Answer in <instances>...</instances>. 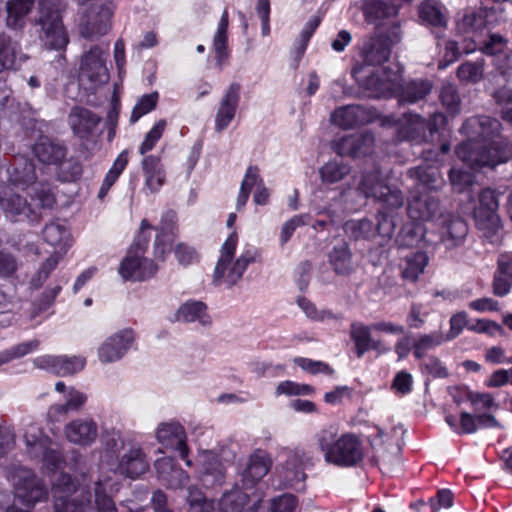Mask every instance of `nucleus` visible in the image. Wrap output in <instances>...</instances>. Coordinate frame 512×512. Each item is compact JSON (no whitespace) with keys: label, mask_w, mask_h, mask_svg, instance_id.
<instances>
[{"label":"nucleus","mask_w":512,"mask_h":512,"mask_svg":"<svg viewBox=\"0 0 512 512\" xmlns=\"http://www.w3.org/2000/svg\"><path fill=\"white\" fill-rule=\"evenodd\" d=\"M500 129L501 123L489 116L468 118L460 129L467 140L456 147L457 157L471 168H495L508 162L512 142L499 136Z\"/></svg>","instance_id":"nucleus-1"},{"label":"nucleus","mask_w":512,"mask_h":512,"mask_svg":"<svg viewBox=\"0 0 512 512\" xmlns=\"http://www.w3.org/2000/svg\"><path fill=\"white\" fill-rule=\"evenodd\" d=\"M358 191L366 198H373L381 202L385 210L379 211L377 214L376 224L367 218L347 221L344 224L345 232L355 240H369L377 235L387 239L391 238L395 225L388 210L402 207L404 203L402 192L385 184L378 169L363 175Z\"/></svg>","instance_id":"nucleus-2"},{"label":"nucleus","mask_w":512,"mask_h":512,"mask_svg":"<svg viewBox=\"0 0 512 512\" xmlns=\"http://www.w3.org/2000/svg\"><path fill=\"white\" fill-rule=\"evenodd\" d=\"M351 75L371 98L397 97L400 103L412 104L424 99L432 89V83L427 79L403 83L400 72L392 69L366 73L365 66L357 65Z\"/></svg>","instance_id":"nucleus-3"},{"label":"nucleus","mask_w":512,"mask_h":512,"mask_svg":"<svg viewBox=\"0 0 512 512\" xmlns=\"http://www.w3.org/2000/svg\"><path fill=\"white\" fill-rule=\"evenodd\" d=\"M315 439L328 464L351 468L360 465L364 460V443L356 433L345 432L338 435L336 429L330 427L321 429Z\"/></svg>","instance_id":"nucleus-4"},{"label":"nucleus","mask_w":512,"mask_h":512,"mask_svg":"<svg viewBox=\"0 0 512 512\" xmlns=\"http://www.w3.org/2000/svg\"><path fill=\"white\" fill-rule=\"evenodd\" d=\"M151 228L147 219L141 221L139 234L118 268V273L124 281L143 282L158 272L159 268L154 260L144 256L150 242V235L146 234V230Z\"/></svg>","instance_id":"nucleus-5"},{"label":"nucleus","mask_w":512,"mask_h":512,"mask_svg":"<svg viewBox=\"0 0 512 512\" xmlns=\"http://www.w3.org/2000/svg\"><path fill=\"white\" fill-rule=\"evenodd\" d=\"M237 243L238 235L233 231L221 247L220 257L213 274L215 285L226 284L228 287L235 285L242 278L248 265L256 261L257 252L254 249L244 251L233 261Z\"/></svg>","instance_id":"nucleus-6"},{"label":"nucleus","mask_w":512,"mask_h":512,"mask_svg":"<svg viewBox=\"0 0 512 512\" xmlns=\"http://www.w3.org/2000/svg\"><path fill=\"white\" fill-rule=\"evenodd\" d=\"M11 481L14 487L15 498L28 509H21L16 505H11L6 512H32L38 502L47 500L48 490L45 484L40 480L31 469L17 467L11 474Z\"/></svg>","instance_id":"nucleus-7"},{"label":"nucleus","mask_w":512,"mask_h":512,"mask_svg":"<svg viewBox=\"0 0 512 512\" xmlns=\"http://www.w3.org/2000/svg\"><path fill=\"white\" fill-rule=\"evenodd\" d=\"M38 5L37 23L41 26V40L49 49H65L69 38L58 7L52 0H39Z\"/></svg>","instance_id":"nucleus-8"},{"label":"nucleus","mask_w":512,"mask_h":512,"mask_svg":"<svg viewBox=\"0 0 512 512\" xmlns=\"http://www.w3.org/2000/svg\"><path fill=\"white\" fill-rule=\"evenodd\" d=\"M55 512H87L90 509V493L77 489L73 478L61 473L52 487Z\"/></svg>","instance_id":"nucleus-9"},{"label":"nucleus","mask_w":512,"mask_h":512,"mask_svg":"<svg viewBox=\"0 0 512 512\" xmlns=\"http://www.w3.org/2000/svg\"><path fill=\"white\" fill-rule=\"evenodd\" d=\"M499 202L496 192L491 188H485L479 193V204L474 209V218L477 226L487 230L485 235L490 239H497V231L500 228V219L497 214Z\"/></svg>","instance_id":"nucleus-10"},{"label":"nucleus","mask_w":512,"mask_h":512,"mask_svg":"<svg viewBox=\"0 0 512 512\" xmlns=\"http://www.w3.org/2000/svg\"><path fill=\"white\" fill-rule=\"evenodd\" d=\"M384 124L396 126V137L400 141H410L416 144L428 141L425 119L411 112L404 113L401 117L387 116Z\"/></svg>","instance_id":"nucleus-11"},{"label":"nucleus","mask_w":512,"mask_h":512,"mask_svg":"<svg viewBox=\"0 0 512 512\" xmlns=\"http://www.w3.org/2000/svg\"><path fill=\"white\" fill-rule=\"evenodd\" d=\"M151 229L156 231V237L153 246L154 257L159 261H165L171 252L172 243L178 235L177 214L173 210H168L162 214L160 222ZM147 235H150L146 232Z\"/></svg>","instance_id":"nucleus-12"},{"label":"nucleus","mask_w":512,"mask_h":512,"mask_svg":"<svg viewBox=\"0 0 512 512\" xmlns=\"http://www.w3.org/2000/svg\"><path fill=\"white\" fill-rule=\"evenodd\" d=\"M156 438L165 448L178 451L180 458L185 461L186 465L188 467L192 466V461L188 458L189 448L186 443V431L179 422L160 423L156 431Z\"/></svg>","instance_id":"nucleus-13"},{"label":"nucleus","mask_w":512,"mask_h":512,"mask_svg":"<svg viewBox=\"0 0 512 512\" xmlns=\"http://www.w3.org/2000/svg\"><path fill=\"white\" fill-rule=\"evenodd\" d=\"M100 46L95 45L83 54L80 63L79 75L88 80L93 86L104 84L108 80V69L105 64L104 54Z\"/></svg>","instance_id":"nucleus-14"},{"label":"nucleus","mask_w":512,"mask_h":512,"mask_svg":"<svg viewBox=\"0 0 512 512\" xmlns=\"http://www.w3.org/2000/svg\"><path fill=\"white\" fill-rule=\"evenodd\" d=\"M391 54L390 40L386 36H373L366 40L361 50V56L364 63H357V65H363L366 67V73L377 72L385 68L371 69L369 66L380 65L386 62Z\"/></svg>","instance_id":"nucleus-15"},{"label":"nucleus","mask_w":512,"mask_h":512,"mask_svg":"<svg viewBox=\"0 0 512 512\" xmlns=\"http://www.w3.org/2000/svg\"><path fill=\"white\" fill-rule=\"evenodd\" d=\"M34 363L40 369L65 377L81 371L85 366V359L78 356L43 355L37 357Z\"/></svg>","instance_id":"nucleus-16"},{"label":"nucleus","mask_w":512,"mask_h":512,"mask_svg":"<svg viewBox=\"0 0 512 512\" xmlns=\"http://www.w3.org/2000/svg\"><path fill=\"white\" fill-rule=\"evenodd\" d=\"M135 340L134 331L130 328L120 330L110 336L98 349L99 359L103 363H111L121 359Z\"/></svg>","instance_id":"nucleus-17"},{"label":"nucleus","mask_w":512,"mask_h":512,"mask_svg":"<svg viewBox=\"0 0 512 512\" xmlns=\"http://www.w3.org/2000/svg\"><path fill=\"white\" fill-rule=\"evenodd\" d=\"M407 214L413 221H431L440 214V202L428 192L413 193L408 200Z\"/></svg>","instance_id":"nucleus-18"},{"label":"nucleus","mask_w":512,"mask_h":512,"mask_svg":"<svg viewBox=\"0 0 512 512\" xmlns=\"http://www.w3.org/2000/svg\"><path fill=\"white\" fill-rule=\"evenodd\" d=\"M68 121L76 137L81 140H89L99 125L101 118L87 108L75 106L69 113Z\"/></svg>","instance_id":"nucleus-19"},{"label":"nucleus","mask_w":512,"mask_h":512,"mask_svg":"<svg viewBox=\"0 0 512 512\" xmlns=\"http://www.w3.org/2000/svg\"><path fill=\"white\" fill-rule=\"evenodd\" d=\"M272 460L269 454L261 449L255 450L249 457L246 468L242 473L245 489L253 488L270 471Z\"/></svg>","instance_id":"nucleus-20"},{"label":"nucleus","mask_w":512,"mask_h":512,"mask_svg":"<svg viewBox=\"0 0 512 512\" xmlns=\"http://www.w3.org/2000/svg\"><path fill=\"white\" fill-rule=\"evenodd\" d=\"M241 85L231 83L225 91L215 117V129L222 131L229 126L236 115L240 101Z\"/></svg>","instance_id":"nucleus-21"},{"label":"nucleus","mask_w":512,"mask_h":512,"mask_svg":"<svg viewBox=\"0 0 512 512\" xmlns=\"http://www.w3.org/2000/svg\"><path fill=\"white\" fill-rule=\"evenodd\" d=\"M149 469L147 456L139 445H132L119 459L117 470L121 475L136 479Z\"/></svg>","instance_id":"nucleus-22"},{"label":"nucleus","mask_w":512,"mask_h":512,"mask_svg":"<svg viewBox=\"0 0 512 512\" xmlns=\"http://www.w3.org/2000/svg\"><path fill=\"white\" fill-rule=\"evenodd\" d=\"M372 113L361 105H346L337 108L331 114V122L343 129H352L369 123Z\"/></svg>","instance_id":"nucleus-23"},{"label":"nucleus","mask_w":512,"mask_h":512,"mask_svg":"<svg viewBox=\"0 0 512 512\" xmlns=\"http://www.w3.org/2000/svg\"><path fill=\"white\" fill-rule=\"evenodd\" d=\"M25 439L28 447V453L31 457H41L46 468L51 471L60 468L63 463V456L60 451L47 447L49 442L48 438L32 435L31 439L30 434L26 433Z\"/></svg>","instance_id":"nucleus-24"},{"label":"nucleus","mask_w":512,"mask_h":512,"mask_svg":"<svg viewBox=\"0 0 512 512\" xmlns=\"http://www.w3.org/2000/svg\"><path fill=\"white\" fill-rule=\"evenodd\" d=\"M440 239L446 249L461 246L468 234V225L460 217L446 215L440 226Z\"/></svg>","instance_id":"nucleus-25"},{"label":"nucleus","mask_w":512,"mask_h":512,"mask_svg":"<svg viewBox=\"0 0 512 512\" xmlns=\"http://www.w3.org/2000/svg\"><path fill=\"white\" fill-rule=\"evenodd\" d=\"M373 143L372 135H347L333 142V150L340 156L360 157L370 151Z\"/></svg>","instance_id":"nucleus-26"},{"label":"nucleus","mask_w":512,"mask_h":512,"mask_svg":"<svg viewBox=\"0 0 512 512\" xmlns=\"http://www.w3.org/2000/svg\"><path fill=\"white\" fill-rule=\"evenodd\" d=\"M487 17L488 13L486 10H479L477 12L466 13L458 22V29L464 34L471 35L473 41V45L467 47L465 53H471L476 49L475 43L483 36L484 31L489 26Z\"/></svg>","instance_id":"nucleus-27"},{"label":"nucleus","mask_w":512,"mask_h":512,"mask_svg":"<svg viewBox=\"0 0 512 512\" xmlns=\"http://www.w3.org/2000/svg\"><path fill=\"white\" fill-rule=\"evenodd\" d=\"M65 436L71 443L88 446L98 435V427L92 419H76L65 426Z\"/></svg>","instance_id":"nucleus-28"},{"label":"nucleus","mask_w":512,"mask_h":512,"mask_svg":"<svg viewBox=\"0 0 512 512\" xmlns=\"http://www.w3.org/2000/svg\"><path fill=\"white\" fill-rule=\"evenodd\" d=\"M141 168L145 179V187L151 193H157L166 183V171L158 155H147L141 161Z\"/></svg>","instance_id":"nucleus-29"},{"label":"nucleus","mask_w":512,"mask_h":512,"mask_svg":"<svg viewBox=\"0 0 512 512\" xmlns=\"http://www.w3.org/2000/svg\"><path fill=\"white\" fill-rule=\"evenodd\" d=\"M155 468L159 479L170 488H182L189 482V475L187 472L180 467H176L174 465V460L170 457L158 459L155 462Z\"/></svg>","instance_id":"nucleus-30"},{"label":"nucleus","mask_w":512,"mask_h":512,"mask_svg":"<svg viewBox=\"0 0 512 512\" xmlns=\"http://www.w3.org/2000/svg\"><path fill=\"white\" fill-rule=\"evenodd\" d=\"M429 263L426 252L416 251L409 253L400 259L398 268L403 280L415 283L425 271Z\"/></svg>","instance_id":"nucleus-31"},{"label":"nucleus","mask_w":512,"mask_h":512,"mask_svg":"<svg viewBox=\"0 0 512 512\" xmlns=\"http://www.w3.org/2000/svg\"><path fill=\"white\" fill-rule=\"evenodd\" d=\"M228 26H229V13L225 9L221 15L217 30L213 36V50L215 52V59L217 67L222 70L224 65L228 63L230 51L228 48Z\"/></svg>","instance_id":"nucleus-32"},{"label":"nucleus","mask_w":512,"mask_h":512,"mask_svg":"<svg viewBox=\"0 0 512 512\" xmlns=\"http://www.w3.org/2000/svg\"><path fill=\"white\" fill-rule=\"evenodd\" d=\"M37 159L47 165H60L67 155L64 145L54 142L47 137H41L33 147Z\"/></svg>","instance_id":"nucleus-33"},{"label":"nucleus","mask_w":512,"mask_h":512,"mask_svg":"<svg viewBox=\"0 0 512 512\" xmlns=\"http://www.w3.org/2000/svg\"><path fill=\"white\" fill-rule=\"evenodd\" d=\"M329 264L333 271L340 276H349L355 271L352 252L346 242L332 248L328 255Z\"/></svg>","instance_id":"nucleus-34"},{"label":"nucleus","mask_w":512,"mask_h":512,"mask_svg":"<svg viewBox=\"0 0 512 512\" xmlns=\"http://www.w3.org/2000/svg\"><path fill=\"white\" fill-rule=\"evenodd\" d=\"M0 210L5 216L13 220L28 210V203L25 198L14 193L9 186L0 185Z\"/></svg>","instance_id":"nucleus-35"},{"label":"nucleus","mask_w":512,"mask_h":512,"mask_svg":"<svg viewBox=\"0 0 512 512\" xmlns=\"http://www.w3.org/2000/svg\"><path fill=\"white\" fill-rule=\"evenodd\" d=\"M42 234L44 240L57 249L55 252L65 254L67 249L71 246V234L64 224L51 222L44 227Z\"/></svg>","instance_id":"nucleus-36"},{"label":"nucleus","mask_w":512,"mask_h":512,"mask_svg":"<svg viewBox=\"0 0 512 512\" xmlns=\"http://www.w3.org/2000/svg\"><path fill=\"white\" fill-rule=\"evenodd\" d=\"M35 0H8L6 3V24L12 29H21L25 19L31 12Z\"/></svg>","instance_id":"nucleus-37"},{"label":"nucleus","mask_w":512,"mask_h":512,"mask_svg":"<svg viewBox=\"0 0 512 512\" xmlns=\"http://www.w3.org/2000/svg\"><path fill=\"white\" fill-rule=\"evenodd\" d=\"M10 181L14 185L28 186L36 181L34 164L26 158H15L9 168Z\"/></svg>","instance_id":"nucleus-38"},{"label":"nucleus","mask_w":512,"mask_h":512,"mask_svg":"<svg viewBox=\"0 0 512 512\" xmlns=\"http://www.w3.org/2000/svg\"><path fill=\"white\" fill-rule=\"evenodd\" d=\"M65 402L63 404L52 405L49 409V416L66 415L69 412L80 411L87 402V396L83 392L70 387L64 395Z\"/></svg>","instance_id":"nucleus-39"},{"label":"nucleus","mask_w":512,"mask_h":512,"mask_svg":"<svg viewBox=\"0 0 512 512\" xmlns=\"http://www.w3.org/2000/svg\"><path fill=\"white\" fill-rule=\"evenodd\" d=\"M371 325H365L360 322H353L350 325V338L355 346V354L358 358L371 350Z\"/></svg>","instance_id":"nucleus-40"},{"label":"nucleus","mask_w":512,"mask_h":512,"mask_svg":"<svg viewBox=\"0 0 512 512\" xmlns=\"http://www.w3.org/2000/svg\"><path fill=\"white\" fill-rule=\"evenodd\" d=\"M420 19L434 27H445L446 16L443 13V6L436 0H424L419 6Z\"/></svg>","instance_id":"nucleus-41"},{"label":"nucleus","mask_w":512,"mask_h":512,"mask_svg":"<svg viewBox=\"0 0 512 512\" xmlns=\"http://www.w3.org/2000/svg\"><path fill=\"white\" fill-rule=\"evenodd\" d=\"M409 174L430 190H436L443 184L439 167L434 164L420 165L410 169Z\"/></svg>","instance_id":"nucleus-42"},{"label":"nucleus","mask_w":512,"mask_h":512,"mask_svg":"<svg viewBox=\"0 0 512 512\" xmlns=\"http://www.w3.org/2000/svg\"><path fill=\"white\" fill-rule=\"evenodd\" d=\"M425 228L420 221H413L406 223L400 229L397 237L396 244L401 248H409L416 246L424 237Z\"/></svg>","instance_id":"nucleus-43"},{"label":"nucleus","mask_w":512,"mask_h":512,"mask_svg":"<svg viewBox=\"0 0 512 512\" xmlns=\"http://www.w3.org/2000/svg\"><path fill=\"white\" fill-rule=\"evenodd\" d=\"M206 309V305L201 301H187L179 307L176 317L184 322L199 321L201 324L206 325L210 323Z\"/></svg>","instance_id":"nucleus-44"},{"label":"nucleus","mask_w":512,"mask_h":512,"mask_svg":"<svg viewBox=\"0 0 512 512\" xmlns=\"http://www.w3.org/2000/svg\"><path fill=\"white\" fill-rule=\"evenodd\" d=\"M445 342V337L440 332L420 334L412 343V351L415 359L427 357V352Z\"/></svg>","instance_id":"nucleus-45"},{"label":"nucleus","mask_w":512,"mask_h":512,"mask_svg":"<svg viewBox=\"0 0 512 512\" xmlns=\"http://www.w3.org/2000/svg\"><path fill=\"white\" fill-rule=\"evenodd\" d=\"M350 166L338 161H330L323 165L320 170V178L323 184H335L340 182L350 173Z\"/></svg>","instance_id":"nucleus-46"},{"label":"nucleus","mask_w":512,"mask_h":512,"mask_svg":"<svg viewBox=\"0 0 512 512\" xmlns=\"http://www.w3.org/2000/svg\"><path fill=\"white\" fill-rule=\"evenodd\" d=\"M484 60L466 61L457 69V77L463 83H477L483 78Z\"/></svg>","instance_id":"nucleus-47"},{"label":"nucleus","mask_w":512,"mask_h":512,"mask_svg":"<svg viewBox=\"0 0 512 512\" xmlns=\"http://www.w3.org/2000/svg\"><path fill=\"white\" fill-rule=\"evenodd\" d=\"M63 255L62 252H54L41 264L39 270L31 279V285L34 288L38 289L43 285L51 272L56 269Z\"/></svg>","instance_id":"nucleus-48"},{"label":"nucleus","mask_w":512,"mask_h":512,"mask_svg":"<svg viewBox=\"0 0 512 512\" xmlns=\"http://www.w3.org/2000/svg\"><path fill=\"white\" fill-rule=\"evenodd\" d=\"M39 340H30L27 342L20 343L9 349L0 352V367L4 364L11 362L14 359L21 358L34 350L39 346Z\"/></svg>","instance_id":"nucleus-49"},{"label":"nucleus","mask_w":512,"mask_h":512,"mask_svg":"<svg viewBox=\"0 0 512 512\" xmlns=\"http://www.w3.org/2000/svg\"><path fill=\"white\" fill-rule=\"evenodd\" d=\"M158 101L159 93L156 91L143 95L132 110L130 116L131 124H135L141 117L153 111L156 108Z\"/></svg>","instance_id":"nucleus-50"},{"label":"nucleus","mask_w":512,"mask_h":512,"mask_svg":"<svg viewBox=\"0 0 512 512\" xmlns=\"http://www.w3.org/2000/svg\"><path fill=\"white\" fill-rule=\"evenodd\" d=\"M166 127L167 121L165 119H160L154 124V126L147 132L144 140L139 146V153L141 155L145 157L148 152L154 149L157 142L162 138Z\"/></svg>","instance_id":"nucleus-51"},{"label":"nucleus","mask_w":512,"mask_h":512,"mask_svg":"<svg viewBox=\"0 0 512 512\" xmlns=\"http://www.w3.org/2000/svg\"><path fill=\"white\" fill-rule=\"evenodd\" d=\"M501 118L512 123V88L503 86L493 93Z\"/></svg>","instance_id":"nucleus-52"},{"label":"nucleus","mask_w":512,"mask_h":512,"mask_svg":"<svg viewBox=\"0 0 512 512\" xmlns=\"http://www.w3.org/2000/svg\"><path fill=\"white\" fill-rule=\"evenodd\" d=\"M440 101L450 115L454 116L459 113L461 100L454 85L446 84L442 86Z\"/></svg>","instance_id":"nucleus-53"},{"label":"nucleus","mask_w":512,"mask_h":512,"mask_svg":"<svg viewBox=\"0 0 512 512\" xmlns=\"http://www.w3.org/2000/svg\"><path fill=\"white\" fill-rule=\"evenodd\" d=\"M477 42L480 44L479 50L489 56L504 53L508 45V40L496 33L489 34L486 40L479 39Z\"/></svg>","instance_id":"nucleus-54"},{"label":"nucleus","mask_w":512,"mask_h":512,"mask_svg":"<svg viewBox=\"0 0 512 512\" xmlns=\"http://www.w3.org/2000/svg\"><path fill=\"white\" fill-rule=\"evenodd\" d=\"M449 180L454 191L462 193L474 183V174L462 168L453 167L449 171Z\"/></svg>","instance_id":"nucleus-55"},{"label":"nucleus","mask_w":512,"mask_h":512,"mask_svg":"<svg viewBox=\"0 0 512 512\" xmlns=\"http://www.w3.org/2000/svg\"><path fill=\"white\" fill-rule=\"evenodd\" d=\"M107 481H98L95 484V505L98 512H118L111 496L106 493Z\"/></svg>","instance_id":"nucleus-56"},{"label":"nucleus","mask_w":512,"mask_h":512,"mask_svg":"<svg viewBox=\"0 0 512 512\" xmlns=\"http://www.w3.org/2000/svg\"><path fill=\"white\" fill-rule=\"evenodd\" d=\"M492 293L497 297L508 295L512 289V277L497 264L492 279Z\"/></svg>","instance_id":"nucleus-57"},{"label":"nucleus","mask_w":512,"mask_h":512,"mask_svg":"<svg viewBox=\"0 0 512 512\" xmlns=\"http://www.w3.org/2000/svg\"><path fill=\"white\" fill-rule=\"evenodd\" d=\"M15 45L9 36L0 35V73L13 66L15 62Z\"/></svg>","instance_id":"nucleus-58"},{"label":"nucleus","mask_w":512,"mask_h":512,"mask_svg":"<svg viewBox=\"0 0 512 512\" xmlns=\"http://www.w3.org/2000/svg\"><path fill=\"white\" fill-rule=\"evenodd\" d=\"M104 451L111 457H118V454L125 447V440L119 431H108L102 436Z\"/></svg>","instance_id":"nucleus-59"},{"label":"nucleus","mask_w":512,"mask_h":512,"mask_svg":"<svg viewBox=\"0 0 512 512\" xmlns=\"http://www.w3.org/2000/svg\"><path fill=\"white\" fill-rule=\"evenodd\" d=\"M366 13L376 19H385L396 15L397 9L384 0H369L366 4Z\"/></svg>","instance_id":"nucleus-60"},{"label":"nucleus","mask_w":512,"mask_h":512,"mask_svg":"<svg viewBox=\"0 0 512 512\" xmlns=\"http://www.w3.org/2000/svg\"><path fill=\"white\" fill-rule=\"evenodd\" d=\"M419 361V366L423 373L429 374L434 378H444L448 375L446 368L436 356H427Z\"/></svg>","instance_id":"nucleus-61"},{"label":"nucleus","mask_w":512,"mask_h":512,"mask_svg":"<svg viewBox=\"0 0 512 512\" xmlns=\"http://www.w3.org/2000/svg\"><path fill=\"white\" fill-rule=\"evenodd\" d=\"M428 313L424 311L423 304L413 302L406 316V324L410 329H421L426 323Z\"/></svg>","instance_id":"nucleus-62"},{"label":"nucleus","mask_w":512,"mask_h":512,"mask_svg":"<svg viewBox=\"0 0 512 512\" xmlns=\"http://www.w3.org/2000/svg\"><path fill=\"white\" fill-rule=\"evenodd\" d=\"M294 363L311 374L322 373L332 375L334 373V370L327 363L322 361H315L309 358L297 357L294 359Z\"/></svg>","instance_id":"nucleus-63"},{"label":"nucleus","mask_w":512,"mask_h":512,"mask_svg":"<svg viewBox=\"0 0 512 512\" xmlns=\"http://www.w3.org/2000/svg\"><path fill=\"white\" fill-rule=\"evenodd\" d=\"M298 507V499L290 493L282 494L271 501V512H295Z\"/></svg>","instance_id":"nucleus-64"}]
</instances>
